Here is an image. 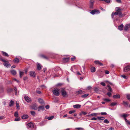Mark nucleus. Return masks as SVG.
Returning <instances> with one entry per match:
<instances>
[{"label":"nucleus","instance_id":"f257e3e1","mask_svg":"<svg viewBox=\"0 0 130 130\" xmlns=\"http://www.w3.org/2000/svg\"><path fill=\"white\" fill-rule=\"evenodd\" d=\"M0 59L2 61L4 62L3 64L7 68L10 67L11 66L10 64L9 63V62L8 61H6L5 60L2 58H0Z\"/></svg>","mask_w":130,"mask_h":130},{"label":"nucleus","instance_id":"f03ea898","mask_svg":"<svg viewBox=\"0 0 130 130\" xmlns=\"http://www.w3.org/2000/svg\"><path fill=\"white\" fill-rule=\"evenodd\" d=\"M61 92L62 95L63 97H67L68 96V95L65 90L64 88L62 89L61 90Z\"/></svg>","mask_w":130,"mask_h":130},{"label":"nucleus","instance_id":"7ed1b4c3","mask_svg":"<svg viewBox=\"0 0 130 130\" xmlns=\"http://www.w3.org/2000/svg\"><path fill=\"white\" fill-rule=\"evenodd\" d=\"M53 92L54 94L56 96H58L59 95V90L58 89L53 90Z\"/></svg>","mask_w":130,"mask_h":130},{"label":"nucleus","instance_id":"20e7f679","mask_svg":"<svg viewBox=\"0 0 130 130\" xmlns=\"http://www.w3.org/2000/svg\"><path fill=\"white\" fill-rule=\"evenodd\" d=\"M24 98L25 99V100L28 102V103H30L31 101V99L28 97L27 95H25L24 96Z\"/></svg>","mask_w":130,"mask_h":130},{"label":"nucleus","instance_id":"39448f33","mask_svg":"<svg viewBox=\"0 0 130 130\" xmlns=\"http://www.w3.org/2000/svg\"><path fill=\"white\" fill-rule=\"evenodd\" d=\"M130 71V65H127L125 67L124 69V71L127 72Z\"/></svg>","mask_w":130,"mask_h":130},{"label":"nucleus","instance_id":"423d86ee","mask_svg":"<svg viewBox=\"0 0 130 130\" xmlns=\"http://www.w3.org/2000/svg\"><path fill=\"white\" fill-rule=\"evenodd\" d=\"M90 13L92 14H98L100 13V11L99 10H94L91 11Z\"/></svg>","mask_w":130,"mask_h":130},{"label":"nucleus","instance_id":"0eeeda50","mask_svg":"<svg viewBox=\"0 0 130 130\" xmlns=\"http://www.w3.org/2000/svg\"><path fill=\"white\" fill-rule=\"evenodd\" d=\"M27 127L28 128H32L34 127V125L33 123L30 122L27 125Z\"/></svg>","mask_w":130,"mask_h":130},{"label":"nucleus","instance_id":"6e6552de","mask_svg":"<svg viewBox=\"0 0 130 130\" xmlns=\"http://www.w3.org/2000/svg\"><path fill=\"white\" fill-rule=\"evenodd\" d=\"M130 28V24H126L124 28V30L127 31L128 28Z\"/></svg>","mask_w":130,"mask_h":130},{"label":"nucleus","instance_id":"1a4fd4ad","mask_svg":"<svg viewBox=\"0 0 130 130\" xmlns=\"http://www.w3.org/2000/svg\"><path fill=\"white\" fill-rule=\"evenodd\" d=\"M30 76L34 77L36 76L35 72L34 71H30Z\"/></svg>","mask_w":130,"mask_h":130},{"label":"nucleus","instance_id":"9d476101","mask_svg":"<svg viewBox=\"0 0 130 130\" xmlns=\"http://www.w3.org/2000/svg\"><path fill=\"white\" fill-rule=\"evenodd\" d=\"M37 69L38 70H40L42 68V66L41 64L38 63H37Z\"/></svg>","mask_w":130,"mask_h":130},{"label":"nucleus","instance_id":"9b49d317","mask_svg":"<svg viewBox=\"0 0 130 130\" xmlns=\"http://www.w3.org/2000/svg\"><path fill=\"white\" fill-rule=\"evenodd\" d=\"M129 116V115L128 114L126 113H123L120 116L121 117H123L124 118H125V117H127L128 116Z\"/></svg>","mask_w":130,"mask_h":130},{"label":"nucleus","instance_id":"f8f14e48","mask_svg":"<svg viewBox=\"0 0 130 130\" xmlns=\"http://www.w3.org/2000/svg\"><path fill=\"white\" fill-rule=\"evenodd\" d=\"M81 105L79 104H76L73 105V107L75 108H80Z\"/></svg>","mask_w":130,"mask_h":130},{"label":"nucleus","instance_id":"ddd939ff","mask_svg":"<svg viewBox=\"0 0 130 130\" xmlns=\"http://www.w3.org/2000/svg\"><path fill=\"white\" fill-rule=\"evenodd\" d=\"M22 118L23 119H26L28 118V116L27 115H23L22 116Z\"/></svg>","mask_w":130,"mask_h":130},{"label":"nucleus","instance_id":"4468645a","mask_svg":"<svg viewBox=\"0 0 130 130\" xmlns=\"http://www.w3.org/2000/svg\"><path fill=\"white\" fill-rule=\"evenodd\" d=\"M94 1L93 0H91L90 4V8H92L93 7V3Z\"/></svg>","mask_w":130,"mask_h":130},{"label":"nucleus","instance_id":"2eb2a0df","mask_svg":"<svg viewBox=\"0 0 130 130\" xmlns=\"http://www.w3.org/2000/svg\"><path fill=\"white\" fill-rule=\"evenodd\" d=\"M40 110H44V107L42 106H39L38 107V111H40Z\"/></svg>","mask_w":130,"mask_h":130},{"label":"nucleus","instance_id":"dca6fc26","mask_svg":"<svg viewBox=\"0 0 130 130\" xmlns=\"http://www.w3.org/2000/svg\"><path fill=\"white\" fill-rule=\"evenodd\" d=\"M94 63L95 64H99L100 66H102L103 65V64L101 63L100 61L98 60L95 61H94Z\"/></svg>","mask_w":130,"mask_h":130},{"label":"nucleus","instance_id":"f3484780","mask_svg":"<svg viewBox=\"0 0 130 130\" xmlns=\"http://www.w3.org/2000/svg\"><path fill=\"white\" fill-rule=\"evenodd\" d=\"M123 25L122 24H121L120 26L118 27L119 29L120 30H122L123 29Z\"/></svg>","mask_w":130,"mask_h":130},{"label":"nucleus","instance_id":"a211bd4d","mask_svg":"<svg viewBox=\"0 0 130 130\" xmlns=\"http://www.w3.org/2000/svg\"><path fill=\"white\" fill-rule=\"evenodd\" d=\"M98 115L97 113H92L90 115H87L86 116L87 117H90V116H96Z\"/></svg>","mask_w":130,"mask_h":130},{"label":"nucleus","instance_id":"6ab92c4d","mask_svg":"<svg viewBox=\"0 0 130 130\" xmlns=\"http://www.w3.org/2000/svg\"><path fill=\"white\" fill-rule=\"evenodd\" d=\"M69 58H63L62 60V62L64 63H66L69 61Z\"/></svg>","mask_w":130,"mask_h":130},{"label":"nucleus","instance_id":"aec40b11","mask_svg":"<svg viewBox=\"0 0 130 130\" xmlns=\"http://www.w3.org/2000/svg\"><path fill=\"white\" fill-rule=\"evenodd\" d=\"M14 104V102L12 100L10 101L9 103V106L10 107L12 106Z\"/></svg>","mask_w":130,"mask_h":130},{"label":"nucleus","instance_id":"412c9836","mask_svg":"<svg viewBox=\"0 0 130 130\" xmlns=\"http://www.w3.org/2000/svg\"><path fill=\"white\" fill-rule=\"evenodd\" d=\"M107 87H108L107 90L109 92H112V90L111 87L109 85H107Z\"/></svg>","mask_w":130,"mask_h":130},{"label":"nucleus","instance_id":"4be33fe9","mask_svg":"<svg viewBox=\"0 0 130 130\" xmlns=\"http://www.w3.org/2000/svg\"><path fill=\"white\" fill-rule=\"evenodd\" d=\"M95 71V68L94 67H92L91 68V71L92 72H94Z\"/></svg>","mask_w":130,"mask_h":130},{"label":"nucleus","instance_id":"5701e85b","mask_svg":"<svg viewBox=\"0 0 130 130\" xmlns=\"http://www.w3.org/2000/svg\"><path fill=\"white\" fill-rule=\"evenodd\" d=\"M38 101L40 104H43L44 103L43 100L40 98L38 99Z\"/></svg>","mask_w":130,"mask_h":130},{"label":"nucleus","instance_id":"b1692460","mask_svg":"<svg viewBox=\"0 0 130 130\" xmlns=\"http://www.w3.org/2000/svg\"><path fill=\"white\" fill-rule=\"evenodd\" d=\"M10 72L13 75H15L16 74V71H15L14 70H11Z\"/></svg>","mask_w":130,"mask_h":130},{"label":"nucleus","instance_id":"393cba45","mask_svg":"<svg viewBox=\"0 0 130 130\" xmlns=\"http://www.w3.org/2000/svg\"><path fill=\"white\" fill-rule=\"evenodd\" d=\"M113 97L114 98H120V95L118 94H117L116 95L113 96Z\"/></svg>","mask_w":130,"mask_h":130},{"label":"nucleus","instance_id":"a878e982","mask_svg":"<svg viewBox=\"0 0 130 130\" xmlns=\"http://www.w3.org/2000/svg\"><path fill=\"white\" fill-rule=\"evenodd\" d=\"M122 11H117L118 15L120 17H122V15L121 14L122 13V12H121Z\"/></svg>","mask_w":130,"mask_h":130},{"label":"nucleus","instance_id":"bb28decb","mask_svg":"<svg viewBox=\"0 0 130 130\" xmlns=\"http://www.w3.org/2000/svg\"><path fill=\"white\" fill-rule=\"evenodd\" d=\"M19 59L17 58H15L13 60L14 62L15 63H18L19 62Z\"/></svg>","mask_w":130,"mask_h":130},{"label":"nucleus","instance_id":"cd10ccee","mask_svg":"<svg viewBox=\"0 0 130 130\" xmlns=\"http://www.w3.org/2000/svg\"><path fill=\"white\" fill-rule=\"evenodd\" d=\"M19 73L20 77L21 78L22 77V76L24 75V72H22L20 71Z\"/></svg>","mask_w":130,"mask_h":130},{"label":"nucleus","instance_id":"c85d7f7f","mask_svg":"<svg viewBox=\"0 0 130 130\" xmlns=\"http://www.w3.org/2000/svg\"><path fill=\"white\" fill-rule=\"evenodd\" d=\"M115 10L117 11H122V9L121 8L119 7H117L115 8Z\"/></svg>","mask_w":130,"mask_h":130},{"label":"nucleus","instance_id":"c756f323","mask_svg":"<svg viewBox=\"0 0 130 130\" xmlns=\"http://www.w3.org/2000/svg\"><path fill=\"white\" fill-rule=\"evenodd\" d=\"M40 56L41 57L45 59H48V58L47 57L43 55H40Z\"/></svg>","mask_w":130,"mask_h":130},{"label":"nucleus","instance_id":"7c9ffc66","mask_svg":"<svg viewBox=\"0 0 130 130\" xmlns=\"http://www.w3.org/2000/svg\"><path fill=\"white\" fill-rule=\"evenodd\" d=\"M99 120H104L105 119V118L104 117H98L97 118Z\"/></svg>","mask_w":130,"mask_h":130},{"label":"nucleus","instance_id":"2f4dec72","mask_svg":"<svg viewBox=\"0 0 130 130\" xmlns=\"http://www.w3.org/2000/svg\"><path fill=\"white\" fill-rule=\"evenodd\" d=\"M2 53L3 55L4 56H8V54L7 53H6L4 52H2Z\"/></svg>","mask_w":130,"mask_h":130},{"label":"nucleus","instance_id":"473e14b6","mask_svg":"<svg viewBox=\"0 0 130 130\" xmlns=\"http://www.w3.org/2000/svg\"><path fill=\"white\" fill-rule=\"evenodd\" d=\"M126 97L128 100L130 101V94H127Z\"/></svg>","mask_w":130,"mask_h":130},{"label":"nucleus","instance_id":"72a5a7b5","mask_svg":"<svg viewBox=\"0 0 130 130\" xmlns=\"http://www.w3.org/2000/svg\"><path fill=\"white\" fill-rule=\"evenodd\" d=\"M103 122L104 123L108 124L109 123V122L107 119H105L104 121Z\"/></svg>","mask_w":130,"mask_h":130},{"label":"nucleus","instance_id":"f704fd0d","mask_svg":"<svg viewBox=\"0 0 130 130\" xmlns=\"http://www.w3.org/2000/svg\"><path fill=\"white\" fill-rule=\"evenodd\" d=\"M14 116L16 117H18V114L17 111H16L15 112L14 114Z\"/></svg>","mask_w":130,"mask_h":130},{"label":"nucleus","instance_id":"c9c22d12","mask_svg":"<svg viewBox=\"0 0 130 130\" xmlns=\"http://www.w3.org/2000/svg\"><path fill=\"white\" fill-rule=\"evenodd\" d=\"M117 104V103L116 102H113L111 103L110 106H114L116 105Z\"/></svg>","mask_w":130,"mask_h":130},{"label":"nucleus","instance_id":"e433bc0d","mask_svg":"<svg viewBox=\"0 0 130 130\" xmlns=\"http://www.w3.org/2000/svg\"><path fill=\"white\" fill-rule=\"evenodd\" d=\"M111 92H109L107 93V95L109 97H110L112 95Z\"/></svg>","mask_w":130,"mask_h":130},{"label":"nucleus","instance_id":"4c0bfd02","mask_svg":"<svg viewBox=\"0 0 130 130\" xmlns=\"http://www.w3.org/2000/svg\"><path fill=\"white\" fill-rule=\"evenodd\" d=\"M16 106L17 108L18 109H19V102L18 101H17L16 103Z\"/></svg>","mask_w":130,"mask_h":130},{"label":"nucleus","instance_id":"58836bf2","mask_svg":"<svg viewBox=\"0 0 130 130\" xmlns=\"http://www.w3.org/2000/svg\"><path fill=\"white\" fill-rule=\"evenodd\" d=\"M54 118V116H52L50 117H48L47 118V119L49 120H51L52 119Z\"/></svg>","mask_w":130,"mask_h":130},{"label":"nucleus","instance_id":"ea45409f","mask_svg":"<svg viewBox=\"0 0 130 130\" xmlns=\"http://www.w3.org/2000/svg\"><path fill=\"white\" fill-rule=\"evenodd\" d=\"M20 117H16L14 121H20Z\"/></svg>","mask_w":130,"mask_h":130},{"label":"nucleus","instance_id":"a19ab883","mask_svg":"<svg viewBox=\"0 0 130 130\" xmlns=\"http://www.w3.org/2000/svg\"><path fill=\"white\" fill-rule=\"evenodd\" d=\"M88 95V94H86L84 95H83L82 96V97L83 98H85Z\"/></svg>","mask_w":130,"mask_h":130},{"label":"nucleus","instance_id":"79ce46f5","mask_svg":"<svg viewBox=\"0 0 130 130\" xmlns=\"http://www.w3.org/2000/svg\"><path fill=\"white\" fill-rule=\"evenodd\" d=\"M75 112V111L74 110H71L69 111V114H71L72 113L74 112Z\"/></svg>","mask_w":130,"mask_h":130},{"label":"nucleus","instance_id":"37998d69","mask_svg":"<svg viewBox=\"0 0 130 130\" xmlns=\"http://www.w3.org/2000/svg\"><path fill=\"white\" fill-rule=\"evenodd\" d=\"M100 114L101 115H106L107 114L106 112H101L100 113Z\"/></svg>","mask_w":130,"mask_h":130},{"label":"nucleus","instance_id":"c03bdc74","mask_svg":"<svg viewBox=\"0 0 130 130\" xmlns=\"http://www.w3.org/2000/svg\"><path fill=\"white\" fill-rule=\"evenodd\" d=\"M76 129H77L78 130H84V129L82 128L81 127H78L76 128H75Z\"/></svg>","mask_w":130,"mask_h":130},{"label":"nucleus","instance_id":"a18cd8bd","mask_svg":"<svg viewBox=\"0 0 130 130\" xmlns=\"http://www.w3.org/2000/svg\"><path fill=\"white\" fill-rule=\"evenodd\" d=\"M31 113L32 115L33 116H34L35 114V112L33 111H31Z\"/></svg>","mask_w":130,"mask_h":130},{"label":"nucleus","instance_id":"49530a36","mask_svg":"<svg viewBox=\"0 0 130 130\" xmlns=\"http://www.w3.org/2000/svg\"><path fill=\"white\" fill-rule=\"evenodd\" d=\"M121 76L125 79H127V77L124 75H122Z\"/></svg>","mask_w":130,"mask_h":130},{"label":"nucleus","instance_id":"de8ad7c7","mask_svg":"<svg viewBox=\"0 0 130 130\" xmlns=\"http://www.w3.org/2000/svg\"><path fill=\"white\" fill-rule=\"evenodd\" d=\"M104 100L107 102H109L110 101V100L109 99H104Z\"/></svg>","mask_w":130,"mask_h":130},{"label":"nucleus","instance_id":"09e8293b","mask_svg":"<svg viewBox=\"0 0 130 130\" xmlns=\"http://www.w3.org/2000/svg\"><path fill=\"white\" fill-rule=\"evenodd\" d=\"M123 104L127 106L128 105V103H127V102H125L124 101H123Z\"/></svg>","mask_w":130,"mask_h":130},{"label":"nucleus","instance_id":"8fccbe9b","mask_svg":"<svg viewBox=\"0 0 130 130\" xmlns=\"http://www.w3.org/2000/svg\"><path fill=\"white\" fill-rule=\"evenodd\" d=\"M100 84L103 86H105V83L103 82H101Z\"/></svg>","mask_w":130,"mask_h":130},{"label":"nucleus","instance_id":"3c124183","mask_svg":"<svg viewBox=\"0 0 130 130\" xmlns=\"http://www.w3.org/2000/svg\"><path fill=\"white\" fill-rule=\"evenodd\" d=\"M75 59V56H74L72 58H71V60L72 61H74Z\"/></svg>","mask_w":130,"mask_h":130},{"label":"nucleus","instance_id":"603ef678","mask_svg":"<svg viewBox=\"0 0 130 130\" xmlns=\"http://www.w3.org/2000/svg\"><path fill=\"white\" fill-rule=\"evenodd\" d=\"M105 73L106 74H108L109 73V72L107 70H105Z\"/></svg>","mask_w":130,"mask_h":130},{"label":"nucleus","instance_id":"864d4df0","mask_svg":"<svg viewBox=\"0 0 130 130\" xmlns=\"http://www.w3.org/2000/svg\"><path fill=\"white\" fill-rule=\"evenodd\" d=\"M36 92L38 94H41V92L40 91L36 90Z\"/></svg>","mask_w":130,"mask_h":130},{"label":"nucleus","instance_id":"5fc2aeb1","mask_svg":"<svg viewBox=\"0 0 130 130\" xmlns=\"http://www.w3.org/2000/svg\"><path fill=\"white\" fill-rule=\"evenodd\" d=\"M45 107L46 109H48L49 108L50 106H49L48 105H46L45 106Z\"/></svg>","mask_w":130,"mask_h":130},{"label":"nucleus","instance_id":"6e6d98bb","mask_svg":"<svg viewBox=\"0 0 130 130\" xmlns=\"http://www.w3.org/2000/svg\"><path fill=\"white\" fill-rule=\"evenodd\" d=\"M97 120V118H96L93 117L91 118V120Z\"/></svg>","mask_w":130,"mask_h":130},{"label":"nucleus","instance_id":"4d7b16f0","mask_svg":"<svg viewBox=\"0 0 130 130\" xmlns=\"http://www.w3.org/2000/svg\"><path fill=\"white\" fill-rule=\"evenodd\" d=\"M111 0H105L104 1L107 3H109L110 2Z\"/></svg>","mask_w":130,"mask_h":130},{"label":"nucleus","instance_id":"13d9d810","mask_svg":"<svg viewBox=\"0 0 130 130\" xmlns=\"http://www.w3.org/2000/svg\"><path fill=\"white\" fill-rule=\"evenodd\" d=\"M82 113L84 115H86L87 114V113L86 112L83 111L82 112Z\"/></svg>","mask_w":130,"mask_h":130},{"label":"nucleus","instance_id":"bf43d9fd","mask_svg":"<svg viewBox=\"0 0 130 130\" xmlns=\"http://www.w3.org/2000/svg\"><path fill=\"white\" fill-rule=\"evenodd\" d=\"M114 13V15H118V13H117V11L116 12H115V13Z\"/></svg>","mask_w":130,"mask_h":130},{"label":"nucleus","instance_id":"052dcab7","mask_svg":"<svg viewBox=\"0 0 130 130\" xmlns=\"http://www.w3.org/2000/svg\"><path fill=\"white\" fill-rule=\"evenodd\" d=\"M127 123L130 125V122L128 120L127 121H125Z\"/></svg>","mask_w":130,"mask_h":130},{"label":"nucleus","instance_id":"680f3d73","mask_svg":"<svg viewBox=\"0 0 130 130\" xmlns=\"http://www.w3.org/2000/svg\"><path fill=\"white\" fill-rule=\"evenodd\" d=\"M108 130H115L114 128L111 127Z\"/></svg>","mask_w":130,"mask_h":130},{"label":"nucleus","instance_id":"e2e57ef3","mask_svg":"<svg viewBox=\"0 0 130 130\" xmlns=\"http://www.w3.org/2000/svg\"><path fill=\"white\" fill-rule=\"evenodd\" d=\"M27 77H24L23 79L24 80H27Z\"/></svg>","mask_w":130,"mask_h":130},{"label":"nucleus","instance_id":"0e129e2a","mask_svg":"<svg viewBox=\"0 0 130 130\" xmlns=\"http://www.w3.org/2000/svg\"><path fill=\"white\" fill-rule=\"evenodd\" d=\"M117 2L118 3H121V0H116Z\"/></svg>","mask_w":130,"mask_h":130},{"label":"nucleus","instance_id":"69168bd1","mask_svg":"<svg viewBox=\"0 0 130 130\" xmlns=\"http://www.w3.org/2000/svg\"><path fill=\"white\" fill-rule=\"evenodd\" d=\"M82 92V91L81 90H79L78 91V93H80Z\"/></svg>","mask_w":130,"mask_h":130},{"label":"nucleus","instance_id":"338daca9","mask_svg":"<svg viewBox=\"0 0 130 130\" xmlns=\"http://www.w3.org/2000/svg\"><path fill=\"white\" fill-rule=\"evenodd\" d=\"M13 80H14L16 81L17 82H19V81L18 80H17L16 79H15V78H13Z\"/></svg>","mask_w":130,"mask_h":130},{"label":"nucleus","instance_id":"774afa93","mask_svg":"<svg viewBox=\"0 0 130 130\" xmlns=\"http://www.w3.org/2000/svg\"><path fill=\"white\" fill-rule=\"evenodd\" d=\"M87 89H89V90H90V89L91 88V86H88L87 87Z\"/></svg>","mask_w":130,"mask_h":130}]
</instances>
